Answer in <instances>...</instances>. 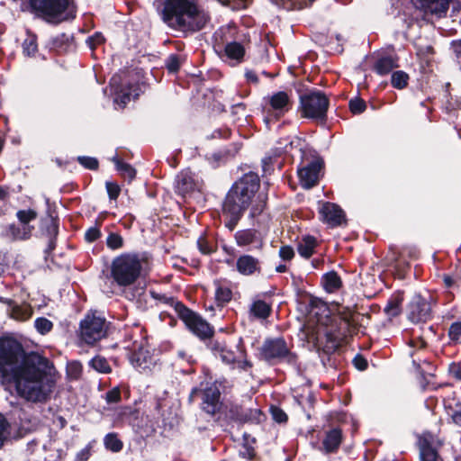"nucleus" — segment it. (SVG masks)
<instances>
[{
  "mask_svg": "<svg viewBox=\"0 0 461 461\" xmlns=\"http://www.w3.org/2000/svg\"><path fill=\"white\" fill-rule=\"evenodd\" d=\"M227 384L228 380L225 377L212 381L210 376L209 380L201 381L197 386L192 388L187 402L192 404L200 400V410L219 421L223 409H226V404L221 400V390L224 391Z\"/></svg>",
  "mask_w": 461,
  "mask_h": 461,
  "instance_id": "nucleus-1",
  "label": "nucleus"
},
{
  "mask_svg": "<svg viewBox=\"0 0 461 461\" xmlns=\"http://www.w3.org/2000/svg\"><path fill=\"white\" fill-rule=\"evenodd\" d=\"M73 2L74 0H26L20 11L49 24L58 25L76 18V10L71 7Z\"/></svg>",
  "mask_w": 461,
  "mask_h": 461,
  "instance_id": "nucleus-2",
  "label": "nucleus"
},
{
  "mask_svg": "<svg viewBox=\"0 0 461 461\" xmlns=\"http://www.w3.org/2000/svg\"><path fill=\"white\" fill-rule=\"evenodd\" d=\"M52 369L54 365L48 357L35 351L25 350L23 360L14 373L12 383L43 382L48 378H53Z\"/></svg>",
  "mask_w": 461,
  "mask_h": 461,
  "instance_id": "nucleus-3",
  "label": "nucleus"
},
{
  "mask_svg": "<svg viewBox=\"0 0 461 461\" xmlns=\"http://www.w3.org/2000/svg\"><path fill=\"white\" fill-rule=\"evenodd\" d=\"M142 258L137 252H123L114 257L110 266V277L119 287L134 285L141 276Z\"/></svg>",
  "mask_w": 461,
  "mask_h": 461,
  "instance_id": "nucleus-4",
  "label": "nucleus"
},
{
  "mask_svg": "<svg viewBox=\"0 0 461 461\" xmlns=\"http://www.w3.org/2000/svg\"><path fill=\"white\" fill-rule=\"evenodd\" d=\"M258 359L270 366L287 365L299 367V356L292 350L284 337L267 338L258 348Z\"/></svg>",
  "mask_w": 461,
  "mask_h": 461,
  "instance_id": "nucleus-5",
  "label": "nucleus"
},
{
  "mask_svg": "<svg viewBox=\"0 0 461 461\" xmlns=\"http://www.w3.org/2000/svg\"><path fill=\"white\" fill-rule=\"evenodd\" d=\"M25 353L23 345L11 336L0 337V381L12 383V377Z\"/></svg>",
  "mask_w": 461,
  "mask_h": 461,
  "instance_id": "nucleus-6",
  "label": "nucleus"
},
{
  "mask_svg": "<svg viewBox=\"0 0 461 461\" xmlns=\"http://www.w3.org/2000/svg\"><path fill=\"white\" fill-rule=\"evenodd\" d=\"M330 98L317 88L307 89L299 95L298 110L302 118L325 123L328 119Z\"/></svg>",
  "mask_w": 461,
  "mask_h": 461,
  "instance_id": "nucleus-7",
  "label": "nucleus"
},
{
  "mask_svg": "<svg viewBox=\"0 0 461 461\" xmlns=\"http://www.w3.org/2000/svg\"><path fill=\"white\" fill-rule=\"evenodd\" d=\"M267 105L263 108V121L269 130L272 123L278 122L294 106L292 95L285 91H277L265 98Z\"/></svg>",
  "mask_w": 461,
  "mask_h": 461,
  "instance_id": "nucleus-8",
  "label": "nucleus"
},
{
  "mask_svg": "<svg viewBox=\"0 0 461 461\" xmlns=\"http://www.w3.org/2000/svg\"><path fill=\"white\" fill-rule=\"evenodd\" d=\"M107 336V322L105 318L96 312H87L79 323V338L87 344L94 346Z\"/></svg>",
  "mask_w": 461,
  "mask_h": 461,
  "instance_id": "nucleus-9",
  "label": "nucleus"
},
{
  "mask_svg": "<svg viewBox=\"0 0 461 461\" xmlns=\"http://www.w3.org/2000/svg\"><path fill=\"white\" fill-rule=\"evenodd\" d=\"M249 206L240 195L229 190L221 204L224 226L230 231L234 230Z\"/></svg>",
  "mask_w": 461,
  "mask_h": 461,
  "instance_id": "nucleus-10",
  "label": "nucleus"
},
{
  "mask_svg": "<svg viewBox=\"0 0 461 461\" xmlns=\"http://www.w3.org/2000/svg\"><path fill=\"white\" fill-rule=\"evenodd\" d=\"M249 206L240 195L229 190L221 204L224 226L230 231L234 230Z\"/></svg>",
  "mask_w": 461,
  "mask_h": 461,
  "instance_id": "nucleus-11",
  "label": "nucleus"
},
{
  "mask_svg": "<svg viewBox=\"0 0 461 461\" xmlns=\"http://www.w3.org/2000/svg\"><path fill=\"white\" fill-rule=\"evenodd\" d=\"M180 309L178 318L183 321L186 330L200 341H205L214 334V327L200 313L189 307H181Z\"/></svg>",
  "mask_w": 461,
  "mask_h": 461,
  "instance_id": "nucleus-12",
  "label": "nucleus"
},
{
  "mask_svg": "<svg viewBox=\"0 0 461 461\" xmlns=\"http://www.w3.org/2000/svg\"><path fill=\"white\" fill-rule=\"evenodd\" d=\"M300 151L302 153V161L297 169L299 182L303 188L311 189L318 185L320 171L324 162L318 156L309 159L306 151L302 148Z\"/></svg>",
  "mask_w": 461,
  "mask_h": 461,
  "instance_id": "nucleus-13",
  "label": "nucleus"
},
{
  "mask_svg": "<svg viewBox=\"0 0 461 461\" xmlns=\"http://www.w3.org/2000/svg\"><path fill=\"white\" fill-rule=\"evenodd\" d=\"M406 318L412 323H426L433 319L431 296L414 294L405 307Z\"/></svg>",
  "mask_w": 461,
  "mask_h": 461,
  "instance_id": "nucleus-14",
  "label": "nucleus"
},
{
  "mask_svg": "<svg viewBox=\"0 0 461 461\" xmlns=\"http://www.w3.org/2000/svg\"><path fill=\"white\" fill-rule=\"evenodd\" d=\"M19 394L29 402H46L55 386V380L48 378L43 382H24L15 384Z\"/></svg>",
  "mask_w": 461,
  "mask_h": 461,
  "instance_id": "nucleus-15",
  "label": "nucleus"
},
{
  "mask_svg": "<svg viewBox=\"0 0 461 461\" xmlns=\"http://www.w3.org/2000/svg\"><path fill=\"white\" fill-rule=\"evenodd\" d=\"M209 14L192 1L188 8L183 15V24H179L176 31H179L186 34L203 30L210 22Z\"/></svg>",
  "mask_w": 461,
  "mask_h": 461,
  "instance_id": "nucleus-16",
  "label": "nucleus"
},
{
  "mask_svg": "<svg viewBox=\"0 0 461 461\" xmlns=\"http://www.w3.org/2000/svg\"><path fill=\"white\" fill-rule=\"evenodd\" d=\"M191 3L190 0H165L159 12L161 20L176 31L179 24H183V15Z\"/></svg>",
  "mask_w": 461,
  "mask_h": 461,
  "instance_id": "nucleus-17",
  "label": "nucleus"
},
{
  "mask_svg": "<svg viewBox=\"0 0 461 461\" xmlns=\"http://www.w3.org/2000/svg\"><path fill=\"white\" fill-rule=\"evenodd\" d=\"M260 187L259 176L252 171L243 174L237 181H235L230 188L232 193L240 195L241 200L251 204L252 199Z\"/></svg>",
  "mask_w": 461,
  "mask_h": 461,
  "instance_id": "nucleus-18",
  "label": "nucleus"
},
{
  "mask_svg": "<svg viewBox=\"0 0 461 461\" xmlns=\"http://www.w3.org/2000/svg\"><path fill=\"white\" fill-rule=\"evenodd\" d=\"M40 232L41 237L48 240V244L44 249V258H48L52 255L57 247V240L59 232V218L50 212L41 219Z\"/></svg>",
  "mask_w": 461,
  "mask_h": 461,
  "instance_id": "nucleus-19",
  "label": "nucleus"
},
{
  "mask_svg": "<svg viewBox=\"0 0 461 461\" xmlns=\"http://www.w3.org/2000/svg\"><path fill=\"white\" fill-rule=\"evenodd\" d=\"M312 345L318 352L321 361L324 363V357L330 359L339 348V339L332 331H325L324 333L317 332L312 335Z\"/></svg>",
  "mask_w": 461,
  "mask_h": 461,
  "instance_id": "nucleus-20",
  "label": "nucleus"
},
{
  "mask_svg": "<svg viewBox=\"0 0 461 461\" xmlns=\"http://www.w3.org/2000/svg\"><path fill=\"white\" fill-rule=\"evenodd\" d=\"M320 220L330 228H337L347 223L346 213L337 203L323 202L319 209Z\"/></svg>",
  "mask_w": 461,
  "mask_h": 461,
  "instance_id": "nucleus-21",
  "label": "nucleus"
},
{
  "mask_svg": "<svg viewBox=\"0 0 461 461\" xmlns=\"http://www.w3.org/2000/svg\"><path fill=\"white\" fill-rule=\"evenodd\" d=\"M205 348L214 357H220L226 365H234L237 362L235 352L229 348L227 341L215 336V333L205 341H202Z\"/></svg>",
  "mask_w": 461,
  "mask_h": 461,
  "instance_id": "nucleus-22",
  "label": "nucleus"
},
{
  "mask_svg": "<svg viewBox=\"0 0 461 461\" xmlns=\"http://www.w3.org/2000/svg\"><path fill=\"white\" fill-rule=\"evenodd\" d=\"M344 440L343 430L339 426L330 427L323 431L320 450L326 454H336Z\"/></svg>",
  "mask_w": 461,
  "mask_h": 461,
  "instance_id": "nucleus-23",
  "label": "nucleus"
},
{
  "mask_svg": "<svg viewBox=\"0 0 461 461\" xmlns=\"http://www.w3.org/2000/svg\"><path fill=\"white\" fill-rule=\"evenodd\" d=\"M416 445L419 449L420 461H444L438 449L434 445L431 434L427 433L419 436Z\"/></svg>",
  "mask_w": 461,
  "mask_h": 461,
  "instance_id": "nucleus-24",
  "label": "nucleus"
},
{
  "mask_svg": "<svg viewBox=\"0 0 461 461\" xmlns=\"http://www.w3.org/2000/svg\"><path fill=\"white\" fill-rule=\"evenodd\" d=\"M197 186L194 174L190 169L180 171L175 179V193L183 198L190 195Z\"/></svg>",
  "mask_w": 461,
  "mask_h": 461,
  "instance_id": "nucleus-25",
  "label": "nucleus"
},
{
  "mask_svg": "<svg viewBox=\"0 0 461 461\" xmlns=\"http://www.w3.org/2000/svg\"><path fill=\"white\" fill-rule=\"evenodd\" d=\"M236 270L245 276L260 275L261 261L250 254H242L236 260Z\"/></svg>",
  "mask_w": 461,
  "mask_h": 461,
  "instance_id": "nucleus-26",
  "label": "nucleus"
},
{
  "mask_svg": "<svg viewBox=\"0 0 461 461\" xmlns=\"http://www.w3.org/2000/svg\"><path fill=\"white\" fill-rule=\"evenodd\" d=\"M236 244L239 247L254 245L256 248H262L263 239L259 230L254 228L243 229L234 234Z\"/></svg>",
  "mask_w": 461,
  "mask_h": 461,
  "instance_id": "nucleus-27",
  "label": "nucleus"
},
{
  "mask_svg": "<svg viewBox=\"0 0 461 461\" xmlns=\"http://www.w3.org/2000/svg\"><path fill=\"white\" fill-rule=\"evenodd\" d=\"M417 9L441 16L449 7L448 0H411Z\"/></svg>",
  "mask_w": 461,
  "mask_h": 461,
  "instance_id": "nucleus-28",
  "label": "nucleus"
},
{
  "mask_svg": "<svg viewBox=\"0 0 461 461\" xmlns=\"http://www.w3.org/2000/svg\"><path fill=\"white\" fill-rule=\"evenodd\" d=\"M399 58L391 55L380 56L372 66V70L379 76H386L393 69L399 68Z\"/></svg>",
  "mask_w": 461,
  "mask_h": 461,
  "instance_id": "nucleus-29",
  "label": "nucleus"
},
{
  "mask_svg": "<svg viewBox=\"0 0 461 461\" xmlns=\"http://www.w3.org/2000/svg\"><path fill=\"white\" fill-rule=\"evenodd\" d=\"M404 301V292L396 291L388 299L384 309V313L390 318H395L402 313V304Z\"/></svg>",
  "mask_w": 461,
  "mask_h": 461,
  "instance_id": "nucleus-30",
  "label": "nucleus"
},
{
  "mask_svg": "<svg viewBox=\"0 0 461 461\" xmlns=\"http://www.w3.org/2000/svg\"><path fill=\"white\" fill-rule=\"evenodd\" d=\"M321 285L327 293L332 294L343 286V281L335 270H330L321 276Z\"/></svg>",
  "mask_w": 461,
  "mask_h": 461,
  "instance_id": "nucleus-31",
  "label": "nucleus"
},
{
  "mask_svg": "<svg viewBox=\"0 0 461 461\" xmlns=\"http://www.w3.org/2000/svg\"><path fill=\"white\" fill-rule=\"evenodd\" d=\"M34 227H19L14 223H11L5 227V236L13 241L27 240L32 236Z\"/></svg>",
  "mask_w": 461,
  "mask_h": 461,
  "instance_id": "nucleus-32",
  "label": "nucleus"
},
{
  "mask_svg": "<svg viewBox=\"0 0 461 461\" xmlns=\"http://www.w3.org/2000/svg\"><path fill=\"white\" fill-rule=\"evenodd\" d=\"M223 52L227 59L234 61L235 64H240L244 61L246 50L242 43L230 41L225 44Z\"/></svg>",
  "mask_w": 461,
  "mask_h": 461,
  "instance_id": "nucleus-33",
  "label": "nucleus"
},
{
  "mask_svg": "<svg viewBox=\"0 0 461 461\" xmlns=\"http://www.w3.org/2000/svg\"><path fill=\"white\" fill-rule=\"evenodd\" d=\"M26 37L22 43L23 55L27 58H34L38 53V36L31 29H26Z\"/></svg>",
  "mask_w": 461,
  "mask_h": 461,
  "instance_id": "nucleus-34",
  "label": "nucleus"
},
{
  "mask_svg": "<svg viewBox=\"0 0 461 461\" xmlns=\"http://www.w3.org/2000/svg\"><path fill=\"white\" fill-rule=\"evenodd\" d=\"M319 245L317 239L312 235H305L302 238L297 245L299 255L309 259L315 252L316 247Z\"/></svg>",
  "mask_w": 461,
  "mask_h": 461,
  "instance_id": "nucleus-35",
  "label": "nucleus"
},
{
  "mask_svg": "<svg viewBox=\"0 0 461 461\" xmlns=\"http://www.w3.org/2000/svg\"><path fill=\"white\" fill-rule=\"evenodd\" d=\"M33 313V311L30 304H18L16 302L14 303L10 309H7V314L10 318L20 321H25L29 320Z\"/></svg>",
  "mask_w": 461,
  "mask_h": 461,
  "instance_id": "nucleus-36",
  "label": "nucleus"
},
{
  "mask_svg": "<svg viewBox=\"0 0 461 461\" xmlns=\"http://www.w3.org/2000/svg\"><path fill=\"white\" fill-rule=\"evenodd\" d=\"M70 40L71 37L69 35L62 32L50 38L47 43V47L50 50L60 53L67 50L70 44Z\"/></svg>",
  "mask_w": 461,
  "mask_h": 461,
  "instance_id": "nucleus-37",
  "label": "nucleus"
},
{
  "mask_svg": "<svg viewBox=\"0 0 461 461\" xmlns=\"http://www.w3.org/2000/svg\"><path fill=\"white\" fill-rule=\"evenodd\" d=\"M186 57L177 53H171L165 59L164 67L168 74L176 75L179 72L181 67L185 63Z\"/></svg>",
  "mask_w": 461,
  "mask_h": 461,
  "instance_id": "nucleus-38",
  "label": "nucleus"
},
{
  "mask_svg": "<svg viewBox=\"0 0 461 461\" xmlns=\"http://www.w3.org/2000/svg\"><path fill=\"white\" fill-rule=\"evenodd\" d=\"M249 312L257 319H267L271 315L272 306L264 300H256L249 308Z\"/></svg>",
  "mask_w": 461,
  "mask_h": 461,
  "instance_id": "nucleus-39",
  "label": "nucleus"
},
{
  "mask_svg": "<svg viewBox=\"0 0 461 461\" xmlns=\"http://www.w3.org/2000/svg\"><path fill=\"white\" fill-rule=\"evenodd\" d=\"M243 410L244 408L237 403L226 404V409H223L225 419L228 421L237 422L242 424L243 422Z\"/></svg>",
  "mask_w": 461,
  "mask_h": 461,
  "instance_id": "nucleus-40",
  "label": "nucleus"
},
{
  "mask_svg": "<svg viewBox=\"0 0 461 461\" xmlns=\"http://www.w3.org/2000/svg\"><path fill=\"white\" fill-rule=\"evenodd\" d=\"M215 302L217 306L223 307L232 299V291L229 286L222 285L220 282H215Z\"/></svg>",
  "mask_w": 461,
  "mask_h": 461,
  "instance_id": "nucleus-41",
  "label": "nucleus"
},
{
  "mask_svg": "<svg viewBox=\"0 0 461 461\" xmlns=\"http://www.w3.org/2000/svg\"><path fill=\"white\" fill-rule=\"evenodd\" d=\"M150 296L160 303L169 305L174 308L177 317H179V311L181 307L186 308L187 306L181 301L176 300L173 296H167L165 294H159L155 291H150Z\"/></svg>",
  "mask_w": 461,
  "mask_h": 461,
  "instance_id": "nucleus-42",
  "label": "nucleus"
},
{
  "mask_svg": "<svg viewBox=\"0 0 461 461\" xmlns=\"http://www.w3.org/2000/svg\"><path fill=\"white\" fill-rule=\"evenodd\" d=\"M104 446L105 449L113 453H118L122 450L124 444L118 433L109 432L104 438Z\"/></svg>",
  "mask_w": 461,
  "mask_h": 461,
  "instance_id": "nucleus-43",
  "label": "nucleus"
},
{
  "mask_svg": "<svg viewBox=\"0 0 461 461\" xmlns=\"http://www.w3.org/2000/svg\"><path fill=\"white\" fill-rule=\"evenodd\" d=\"M113 161L115 164L116 169L123 177L127 178L129 181L136 177V169L131 164L124 162L118 156L113 157Z\"/></svg>",
  "mask_w": 461,
  "mask_h": 461,
  "instance_id": "nucleus-44",
  "label": "nucleus"
},
{
  "mask_svg": "<svg viewBox=\"0 0 461 461\" xmlns=\"http://www.w3.org/2000/svg\"><path fill=\"white\" fill-rule=\"evenodd\" d=\"M410 76L403 70H396L392 73L391 85L393 88L402 90L408 86Z\"/></svg>",
  "mask_w": 461,
  "mask_h": 461,
  "instance_id": "nucleus-45",
  "label": "nucleus"
},
{
  "mask_svg": "<svg viewBox=\"0 0 461 461\" xmlns=\"http://www.w3.org/2000/svg\"><path fill=\"white\" fill-rule=\"evenodd\" d=\"M449 86L450 83H447L445 86L446 89L444 90V98H446V101L444 102L442 109L447 114L452 117H456L457 103L456 101H453L449 92Z\"/></svg>",
  "mask_w": 461,
  "mask_h": 461,
  "instance_id": "nucleus-46",
  "label": "nucleus"
},
{
  "mask_svg": "<svg viewBox=\"0 0 461 461\" xmlns=\"http://www.w3.org/2000/svg\"><path fill=\"white\" fill-rule=\"evenodd\" d=\"M89 366L101 374H110L112 372V367L108 360L100 355L94 357L89 361Z\"/></svg>",
  "mask_w": 461,
  "mask_h": 461,
  "instance_id": "nucleus-47",
  "label": "nucleus"
},
{
  "mask_svg": "<svg viewBox=\"0 0 461 461\" xmlns=\"http://www.w3.org/2000/svg\"><path fill=\"white\" fill-rule=\"evenodd\" d=\"M412 365L415 371L420 375V378L426 380L427 376H433L436 369L435 366L431 362L424 360L422 364L417 360H412Z\"/></svg>",
  "mask_w": 461,
  "mask_h": 461,
  "instance_id": "nucleus-48",
  "label": "nucleus"
},
{
  "mask_svg": "<svg viewBox=\"0 0 461 461\" xmlns=\"http://www.w3.org/2000/svg\"><path fill=\"white\" fill-rule=\"evenodd\" d=\"M447 338L449 344L461 345V319L450 323L447 329Z\"/></svg>",
  "mask_w": 461,
  "mask_h": 461,
  "instance_id": "nucleus-49",
  "label": "nucleus"
},
{
  "mask_svg": "<svg viewBox=\"0 0 461 461\" xmlns=\"http://www.w3.org/2000/svg\"><path fill=\"white\" fill-rule=\"evenodd\" d=\"M267 206V194H258L257 200L250 209L249 216L250 218H257L260 216Z\"/></svg>",
  "mask_w": 461,
  "mask_h": 461,
  "instance_id": "nucleus-50",
  "label": "nucleus"
},
{
  "mask_svg": "<svg viewBox=\"0 0 461 461\" xmlns=\"http://www.w3.org/2000/svg\"><path fill=\"white\" fill-rule=\"evenodd\" d=\"M249 435L244 433L243 435V442L241 444L240 449L239 450V456L244 459L252 461L255 459L257 453L251 445L249 443Z\"/></svg>",
  "mask_w": 461,
  "mask_h": 461,
  "instance_id": "nucleus-51",
  "label": "nucleus"
},
{
  "mask_svg": "<svg viewBox=\"0 0 461 461\" xmlns=\"http://www.w3.org/2000/svg\"><path fill=\"white\" fill-rule=\"evenodd\" d=\"M16 217L22 224V227H34L31 225L30 222L37 219L38 213L33 209L19 210L16 212Z\"/></svg>",
  "mask_w": 461,
  "mask_h": 461,
  "instance_id": "nucleus-52",
  "label": "nucleus"
},
{
  "mask_svg": "<svg viewBox=\"0 0 461 461\" xmlns=\"http://www.w3.org/2000/svg\"><path fill=\"white\" fill-rule=\"evenodd\" d=\"M243 422L244 423H255L258 424L261 422L262 418L264 417V413L260 409H244L243 410Z\"/></svg>",
  "mask_w": 461,
  "mask_h": 461,
  "instance_id": "nucleus-53",
  "label": "nucleus"
},
{
  "mask_svg": "<svg viewBox=\"0 0 461 461\" xmlns=\"http://www.w3.org/2000/svg\"><path fill=\"white\" fill-rule=\"evenodd\" d=\"M131 89L123 88L122 86L116 87L114 90V103L121 107H124L131 101Z\"/></svg>",
  "mask_w": 461,
  "mask_h": 461,
  "instance_id": "nucleus-54",
  "label": "nucleus"
},
{
  "mask_svg": "<svg viewBox=\"0 0 461 461\" xmlns=\"http://www.w3.org/2000/svg\"><path fill=\"white\" fill-rule=\"evenodd\" d=\"M106 246L111 250H117L124 246V240L120 233L110 232L106 238Z\"/></svg>",
  "mask_w": 461,
  "mask_h": 461,
  "instance_id": "nucleus-55",
  "label": "nucleus"
},
{
  "mask_svg": "<svg viewBox=\"0 0 461 461\" xmlns=\"http://www.w3.org/2000/svg\"><path fill=\"white\" fill-rule=\"evenodd\" d=\"M34 327L41 335H46L52 330L53 323L45 317H38L34 321Z\"/></svg>",
  "mask_w": 461,
  "mask_h": 461,
  "instance_id": "nucleus-56",
  "label": "nucleus"
},
{
  "mask_svg": "<svg viewBox=\"0 0 461 461\" xmlns=\"http://www.w3.org/2000/svg\"><path fill=\"white\" fill-rule=\"evenodd\" d=\"M269 412L274 421L278 424H285L288 421V415L286 412L277 405H271L269 407Z\"/></svg>",
  "mask_w": 461,
  "mask_h": 461,
  "instance_id": "nucleus-57",
  "label": "nucleus"
},
{
  "mask_svg": "<svg viewBox=\"0 0 461 461\" xmlns=\"http://www.w3.org/2000/svg\"><path fill=\"white\" fill-rule=\"evenodd\" d=\"M394 271L398 278L402 279L410 270V263L402 259L400 257L394 258Z\"/></svg>",
  "mask_w": 461,
  "mask_h": 461,
  "instance_id": "nucleus-58",
  "label": "nucleus"
},
{
  "mask_svg": "<svg viewBox=\"0 0 461 461\" xmlns=\"http://www.w3.org/2000/svg\"><path fill=\"white\" fill-rule=\"evenodd\" d=\"M102 225V221H96L95 226L88 228L85 232V240L88 243H92L99 240L102 236V232L100 227Z\"/></svg>",
  "mask_w": 461,
  "mask_h": 461,
  "instance_id": "nucleus-59",
  "label": "nucleus"
},
{
  "mask_svg": "<svg viewBox=\"0 0 461 461\" xmlns=\"http://www.w3.org/2000/svg\"><path fill=\"white\" fill-rule=\"evenodd\" d=\"M196 243L199 251L203 255H211L216 250V248L208 240L205 235L200 236Z\"/></svg>",
  "mask_w": 461,
  "mask_h": 461,
  "instance_id": "nucleus-60",
  "label": "nucleus"
},
{
  "mask_svg": "<svg viewBox=\"0 0 461 461\" xmlns=\"http://www.w3.org/2000/svg\"><path fill=\"white\" fill-rule=\"evenodd\" d=\"M348 108L353 114H361L366 111V104L364 99L357 96L349 100Z\"/></svg>",
  "mask_w": 461,
  "mask_h": 461,
  "instance_id": "nucleus-61",
  "label": "nucleus"
},
{
  "mask_svg": "<svg viewBox=\"0 0 461 461\" xmlns=\"http://www.w3.org/2000/svg\"><path fill=\"white\" fill-rule=\"evenodd\" d=\"M105 42V38L104 34L100 32H95L93 35L89 36L86 43L88 46V48L95 51L98 46L103 45Z\"/></svg>",
  "mask_w": 461,
  "mask_h": 461,
  "instance_id": "nucleus-62",
  "label": "nucleus"
},
{
  "mask_svg": "<svg viewBox=\"0 0 461 461\" xmlns=\"http://www.w3.org/2000/svg\"><path fill=\"white\" fill-rule=\"evenodd\" d=\"M77 160L78 163L86 169L97 170L99 168V161L94 157L79 156Z\"/></svg>",
  "mask_w": 461,
  "mask_h": 461,
  "instance_id": "nucleus-63",
  "label": "nucleus"
},
{
  "mask_svg": "<svg viewBox=\"0 0 461 461\" xmlns=\"http://www.w3.org/2000/svg\"><path fill=\"white\" fill-rule=\"evenodd\" d=\"M67 372L68 375L72 379H79L83 372L82 364L79 361L69 362L68 364Z\"/></svg>",
  "mask_w": 461,
  "mask_h": 461,
  "instance_id": "nucleus-64",
  "label": "nucleus"
}]
</instances>
